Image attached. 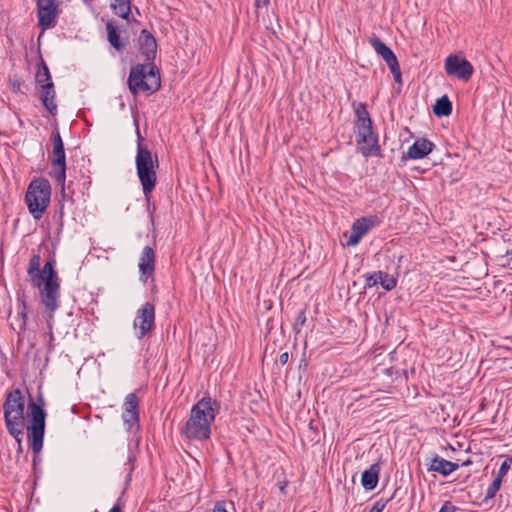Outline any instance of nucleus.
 I'll list each match as a JSON object with an SVG mask.
<instances>
[{
  "label": "nucleus",
  "mask_w": 512,
  "mask_h": 512,
  "mask_svg": "<svg viewBox=\"0 0 512 512\" xmlns=\"http://www.w3.org/2000/svg\"><path fill=\"white\" fill-rule=\"evenodd\" d=\"M155 251L150 246H145L139 260L140 280L144 283L154 275L155 272Z\"/></svg>",
  "instance_id": "obj_15"
},
{
  "label": "nucleus",
  "mask_w": 512,
  "mask_h": 512,
  "mask_svg": "<svg viewBox=\"0 0 512 512\" xmlns=\"http://www.w3.org/2000/svg\"><path fill=\"white\" fill-rule=\"evenodd\" d=\"M393 74L395 82L402 84V74L398 60H395L387 65Z\"/></svg>",
  "instance_id": "obj_32"
},
{
  "label": "nucleus",
  "mask_w": 512,
  "mask_h": 512,
  "mask_svg": "<svg viewBox=\"0 0 512 512\" xmlns=\"http://www.w3.org/2000/svg\"><path fill=\"white\" fill-rule=\"evenodd\" d=\"M55 263L54 257H51L40 269L41 257L33 254L27 269L32 285L39 289L42 304L51 314L58 309L60 298V279L54 268Z\"/></svg>",
  "instance_id": "obj_2"
},
{
  "label": "nucleus",
  "mask_w": 512,
  "mask_h": 512,
  "mask_svg": "<svg viewBox=\"0 0 512 512\" xmlns=\"http://www.w3.org/2000/svg\"><path fill=\"white\" fill-rule=\"evenodd\" d=\"M305 322H306L305 310H300L299 313L297 314L295 323L293 325L294 331L296 333H299L301 328L304 326Z\"/></svg>",
  "instance_id": "obj_34"
},
{
  "label": "nucleus",
  "mask_w": 512,
  "mask_h": 512,
  "mask_svg": "<svg viewBox=\"0 0 512 512\" xmlns=\"http://www.w3.org/2000/svg\"><path fill=\"white\" fill-rule=\"evenodd\" d=\"M378 275L377 271L373 273L365 274V288H372L373 286L378 284Z\"/></svg>",
  "instance_id": "obj_35"
},
{
  "label": "nucleus",
  "mask_w": 512,
  "mask_h": 512,
  "mask_svg": "<svg viewBox=\"0 0 512 512\" xmlns=\"http://www.w3.org/2000/svg\"><path fill=\"white\" fill-rule=\"evenodd\" d=\"M5 425L9 432V434L20 443V440L23 439V431L24 428L27 429V426L31 423L30 418H4Z\"/></svg>",
  "instance_id": "obj_19"
},
{
  "label": "nucleus",
  "mask_w": 512,
  "mask_h": 512,
  "mask_svg": "<svg viewBox=\"0 0 512 512\" xmlns=\"http://www.w3.org/2000/svg\"><path fill=\"white\" fill-rule=\"evenodd\" d=\"M82 177H83V180H84L83 186L85 188H88L90 186V184H91L90 176L83 174Z\"/></svg>",
  "instance_id": "obj_44"
},
{
  "label": "nucleus",
  "mask_w": 512,
  "mask_h": 512,
  "mask_svg": "<svg viewBox=\"0 0 512 512\" xmlns=\"http://www.w3.org/2000/svg\"><path fill=\"white\" fill-rule=\"evenodd\" d=\"M380 470V465L374 463L362 473L361 484L366 490H373L377 486Z\"/></svg>",
  "instance_id": "obj_22"
},
{
  "label": "nucleus",
  "mask_w": 512,
  "mask_h": 512,
  "mask_svg": "<svg viewBox=\"0 0 512 512\" xmlns=\"http://www.w3.org/2000/svg\"><path fill=\"white\" fill-rule=\"evenodd\" d=\"M62 0H36L37 25L42 31L54 28L62 12Z\"/></svg>",
  "instance_id": "obj_7"
},
{
  "label": "nucleus",
  "mask_w": 512,
  "mask_h": 512,
  "mask_svg": "<svg viewBox=\"0 0 512 512\" xmlns=\"http://www.w3.org/2000/svg\"><path fill=\"white\" fill-rule=\"evenodd\" d=\"M52 81L49 68L47 67L45 61L41 59L38 64V70L36 73V82L41 86L45 83Z\"/></svg>",
  "instance_id": "obj_29"
},
{
  "label": "nucleus",
  "mask_w": 512,
  "mask_h": 512,
  "mask_svg": "<svg viewBox=\"0 0 512 512\" xmlns=\"http://www.w3.org/2000/svg\"><path fill=\"white\" fill-rule=\"evenodd\" d=\"M17 301L19 311L17 317L11 322V327L13 330L20 333L21 331H25L27 321V303L24 292H17Z\"/></svg>",
  "instance_id": "obj_18"
},
{
  "label": "nucleus",
  "mask_w": 512,
  "mask_h": 512,
  "mask_svg": "<svg viewBox=\"0 0 512 512\" xmlns=\"http://www.w3.org/2000/svg\"><path fill=\"white\" fill-rule=\"evenodd\" d=\"M25 404L26 398L19 388L10 391L3 405V416H10L11 413H15V416H47L43 394L40 391L35 398L29 395L26 413H24Z\"/></svg>",
  "instance_id": "obj_4"
},
{
  "label": "nucleus",
  "mask_w": 512,
  "mask_h": 512,
  "mask_svg": "<svg viewBox=\"0 0 512 512\" xmlns=\"http://www.w3.org/2000/svg\"><path fill=\"white\" fill-rule=\"evenodd\" d=\"M70 412L72 414H77L78 413L77 406L76 405H70Z\"/></svg>",
  "instance_id": "obj_46"
},
{
  "label": "nucleus",
  "mask_w": 512,
  "mask_h": 512,
  "mask_svg": "<svg viewBox=\"0 0 512 512\" xmlns=\"http://www.w3.org/2000/svg\"><path fill=\"white\" fill-rule=\"evenodd\" d=\"M458 468L459 465L457 463L448 461L436 454L431 459L430 465L428 466V471L438 472L442 476L446 477L452 472L456 471Z\"/></svg>",
  "instance_id": "obj_20"
},
{
  "label": "nucleus",
  "mask_w": 512,
  "mask_h": 512,
  "mask_svg": "<svg viewBox=\"0 0 512 512\" xmlns=\"http://www.w3.org/2000/svg\"><path fill=\"white\" fill-rule=\"evenodd\" d=\"M385 503H380L379 501L376 502L373 507L370 509L369 512H382L385 508Z\"/></svg>",
  "instance_id": "obj_39"
},
{
  "label": "nucleus",
  "mask_w": 512,
  "mask_h": 512,
  "mask_svg": "<svg viewBox=\"0 0 512 512\" xmlns=\"http://www.w3.org/2000/svg\"><path fill=\"white\" fill-rule=\"evenodd\" d=\"M435 144L426 138L417 139L408 149V151L403 154L402 160L406 159H423L429 153L432 152Z\"/></svg>",
  "instance_id": "obj_17"
},
{
  "label": "nucleus",
  "mask_w": 512,
  "mask_h": 512,
  "mask_svg": "<svg viewBox=\"0 0 512 512\" xmlns=\"http://www.w3.org/2000/svg\"><path fill=\"white\" fill-rule=\"evenodd\" d=\"M288 361H289V353L288 352L281 353L279 356V363L281 365H285V364H287Z\"/></svg>",
  "instance_id": "obj_40"
},
{
  "label": "nucleus",
  "mask_w": 512,
  "mask_h": 512,
  "mask_svg": "<svg viewBox=\"0 0 512 512\" xmlns=\"http://www.w3.org/2000/svg\"><path fill=\"white\" fill-rule=\"evenodd\" d=\"M139 51L145 57L146 64H136L130 68L127 84L133 96L140 92L152 95L161 88L160 72L154 64L157 54L155 37L147 29H142L138 39Z\"/></svg>",
  "instance_id": "obj_1"
},
{
  "label": "nucleus",
  "mask_w": 512,
  "mask_h": 512,
  "mask_svg": "<svg viewBox=\"0 0 512 512\" xmlns=\"http://www.w3.org/2000/svg\"><path fill=\"white\" fill-rule=\"evenodd\" d=\"M432 404L435 406V409L432 411V413H435L438 415L440 412L437 410V408H439L443 412L442 405L440 403H438V401L436 399H433Z\"/></svg>",
  "instance_id": "obj_42"
},
{
  "label": "nucleus",
  "mask_w": 512,
  "mask_h": 512,
  "mask_svg": "<svg viewBox=\"0 0 512 512\" xmlns=\"http://www.w3.org/2000/svg\"><path fill=\"white\" fill-rule=\"evenodd\" d=\"M212 512H228L226 509V502L217 501L212 509Z\"/></svg>",
  "instance_id": "obj_37"
},
{
  "label": "nucleus",
  "mask_w": 512,
  "mask_h": 512,
  "mask_svg": "<svg viewBox=\"0 0 512 512\" xmlns=\"http://www.w3.org/2000/svg\"><path fill=\"white\" fill-rule=\"evenodd\" d=\"M21 87V83L19 80H14L12 83V88L14 91H19Z\"/></svg>",
  "instance_id": "obj_45"
},
{
  "label": "nucleus",
  "mask_w": 512,
  "mask_h": 512,
  "mask_svg": "<svg viewBox=\"0 0 512 512\" xmlns=\"http://www.w3.org/2000/svg\"><path fill=\"white\" fill-rule=\"evenodd\" d=\"M358 151L363 157H382V150L379 145L378 133L364 135L362 138L356 139Z\"/></svg>",
  "instance_id": "obj_14"
},
{
  "label": "nucleus",
  "mask_w": 512,
  "mask_h": 512,
  "mask_svg": "<svg viewBox=\"0 0 512 512\" xmlns=\"http://www.w3.org/2000/svg\"><path fill=\"white\" fill-rule=\"evenodd\" d=\"M31 423L27 426V436L29 446L33 452L32 464L34 470L41 462L39 453L43 448L44 434H45V420L46 418H30Z\"/></svg>",
  "instance_id": "obj_8"
},
{
  "label": "nucleus",
  "mask_w": 512,
  "mask_h": 512,
  "mask_svg": "<svg viewBox=\"0 0 512 512\" xmlns=\"http://www.w3.org/2000/svg\"><path fill=\"white\" fill-rule=\"evenodd\" d=\"M111 8L116 15L124 20H129L131 13V0H114L111 4Z\"/></svg>",
  "instance_id": "obj_27"
},
{
  "label": "nucleus",
  "mask_w": 512,
  "mask_h": 512,
  "mask_svg": "<svg viewBox=\"0 0 512 512\" xmlns=\"http://www.w3.org/2000/svg\"><path fill=\"white\" fill-rule=\"evenodd\" d=\"M352 106L355 114L354 133L356 139L362 138L364 135L376 133L373 121L367 110V105L363 102H354Z\"/></svg>",
  "instance_id": "obj_10"
},
{
  "label": "nucleus",
  "mask_w": 512,
  "mask_h": 512,
  "mask_svg": "<svg viewBox=\"0 0 512 512\" xmlns=\"http://www.w3.org/2000/svg\"><path fill=\"white\" fill-rule=\"evenodd\" d=\"M319 419L320 418H310V420H309L308 427L314 433H318L319 426H320Z\"/></svg>",
  "instance_id": "obj_36"
},
{
  "label": "nucleus",
  "mask_w": 512,
  "mask_h": 512,
  "mask_svg": "<svg viewBox=\"0 0 512 512\" xmlns=\"http://www.w3.org/2000/svg\"><path fill=\"white\" fill-rule=\"evenodd\" d=\"M433 113L437 117H446L452 113V103L447 95L438 98L433 106Z\"/></svg>",
  "instance_id": "obj_26"
},
{
  "label": "nucleus",
  "mask_w": 512,
  "mask_h": 512,
  "mask_svg": "<svg viewBox=\"0 0 512 512\" xmlns=\"http://www.w3.org/2000/svg\"><path fill=\"white\" fill-rule=\"evenodd\" d=\"M22 451H23V449H22V440H20V443H18L17 453L21 454Z\"/></svg>",
  "instance_id": "obj_47"
},
{
  "label": "nucleus",
  "mask_w": 512,
  "mask_h": 512,
  "mask_svg": "<svg viewBox=\"0 0 512 512\" xmlns=\"http://www.w3.org/2000/svg\"><path fill=\"white\" fill-rule=\"evenodd\" d=\"M137 153L135 158V165L137 176L142 186L143 194L150 203L151 192L154 190L157 183L156 169L159 167L157 155L152 156L151 151L143 146L141 142L143 137L137 128Z\"/></svg>",
  "instance_id": "obj_3"
},
{
  "label": "nucleus",
  "mask_w": 512,
  "mask_h": 512,
  "mask_svg": "<svg viewBox=\"0 0 512 512\" xmlns=\"http://www.w3.org/2000/svg\"><path fill=\"white\" fill-rule=\"evenodd\" d=\"M220 409V402L206 395L193 405L190 416H216Z\"/></svg>",
  "instance_id": "obj_16"
},
{
  "label": "nucleus",
  "mask_w": 512,
  "mask_h": 512,
  "mask_svg": "<svg viewBox=\"0 0 512 512\" xmlns=\"http://www.w3.org/2000/svg\"><path fill=\"white\" fill-rule=\"evenodd\" d=\"M51 191L50 182L44 177L34 178L29 183L24 200L35 220H40L49 207Z\"/></svg>",
  "instance_id": "obj_5"
},
{
  "label": "nucleus",
  "mask_w": 512,
  "mask_h": 512,
  "mask_svg": "<svg viewBox=\"0 0 512 512\" xmlns=\"http://www.w3.org/2000/svg\"><path fill=\"white\" fill-rule=\"evenodd\" d=\"M215 418H188L181 434L190 441L207 440L211 434V424Z\"/></svg>",
  "instance_id": "obj_9"
},
{
  "label": "nucleus",
  "mask_w": 512,
  "mask_h": 512,
  "mask_svg": "<svg viewBox=\"0 0 512 512\" xmlns=\"http://www.w3.org/2000/svg\"><path fill=\"white\" fill-rule=\"evenodd\" d=\"M51 140L53 144L52 153L49 155L51 163V171L49 175L61 186V194L63 199L71 198L66 193V189L73 194L72 189L73 181H70L66 187V154L64 149V143L58 129L52 131Z\"/></svg>",
  "instance_id": "obj_6"
},
{
  "label": "nucleus",
  "mask_w": 512,
  "mask_h": 512,
  "mask_svg": "<svg viewBox=\"0 0 512 512\" xmlns=\"http://www.w3.org/2000/svg\"><path fill=\"white\" fill-rule=\"evenodd\" d=\"M270 4V0H255V6L257 8L267 7Z\"/></svg>",
  "instance_id": "obj_41"
},
{
  "label": "nucleus",
  "mask_w": 512,
  "mask_h": 512,
  "mask_svg": "<svg viewBox=\"0 0 512 512\" xmlns=\"http://www.w3.org/2000/svg\"><path fill=\"white\" fill-rule=\"evenodd\" d=\"M512 465V457L509 455L505 456V460L500 465V468L497 472L496 477L503 481V478L506 476L507 472L509 471L510 467Z\"/></svg>",
  "instance_id": "obj_31"
},
{
  "label": "nucleus",
  "mask_w": 512,
  "mask_h": 512,
  "mask_svg": "<svg viewBox=\"0 0 512 512\" xmlns=\"http://www.w3.org/2000/svg\"><path fill=\"white\" fill-rule=\"evenodd\" d=\"M107 38L110 45L117 51L125 49V44L120 40V35L117 32L116 26L112 21L106 23Z\"/></svg>",
  "instance_id": "obj_25"
},
{
  "label": "nucleus",
  "mask_w": 512,
  "mask_h": 512,
  "mask_svg": "<svg viewBox=\"0 0 512 512\" xmlns=\"http://www.w3.org/2000/svg\"><path fill=\"white\" fill-rule=\"evenodd\" d=\"M140 418H124V426L129 432H137L140 428Z\"/></svg>",
  "instance_id": "obj_33"
},
{
  "label": "nucleus",
  "mask_w": 512,
  "mask_h": 512,
  "mask_svg": "<svg viewBox=\"0 0 512 512\" xmlns=\"http://www.w3.org/2000/svg\"><path fill=\"white\" fill-rule=\"evenodd\" d=\"M378 284L386 291H391L397 286V278L384 271H377Z\"/></svg>",
  "instance_id": "obj_28"
},
{
  "label": "nucleus",
  "mask_w": 512,
  "mask_h": 512,
  "mask_svg": "<svg viewBox=\"0 0 512 512\" xmlns=\"http://www.w3.org/2000/svg\"><path fill=\"white\" fill-rule=\"evenodd\" d=\"M370 44L377 54L383 58L387 65L397 60L394 52L380 38L376 36L372 37L370 39Z\"/></svg>",
  "instance_id": "obj_23"
},
{
  "label": "nucleus",
  "mask_w": 512,
  "mask_h": 512,
  "mask_svg": "<svg viewBox=\"0 0 512 512\" xmlns=\"http://www.w3.org/2000/svg\"><path fill=\"white\" fill-rule=\"evenodd\" d=\"M133 325L138 330L139 339L146 336L155 326V305L151 302L144 303L138 309Z\"/></svg>",
  "instance_id": "obj_11"
},
{
  "label": "nucleus",
  "mask_w": 512,
  "mask_h": 512,
  "mask_svg": "<svg viewBox=\"0 0 512 512\" xmlns=\"http://www.w3.org/2000/svg\"><path fill=\"white\" fill-rule=\"evenodd\" d=\"M378 220L376 216L362 217L357 219L351 227L349 238L346 242L347 246H356L362 239V237L368 233V231L377 225Z\"/></svg>",
  "instance_id": "obj_13"
},
{
  "label": "nucleus",
  "mask_w": 512,
  "mask_h": 512,
  "mask_svg": "<svg viewBox=\"0 0 512 512\" xmlns=\"http://www.w3.org/2000/svg\"><path fill=\"white\" fill-rule=\"evenodd\" d=\"M42 94L41 101L45 109L53 116L57 114V105L55 99V89L52 81L45 83L41 86Z\"/></svg>",
  "instance_id": "obj_21"
},
{
  "label": "nucleus",
  "mask_w": 512,
  "mask_h": 512,
  "mask_svg": "<svg viewBox=\"0 0 512 512\" xmlns=\"http://www.w3.org/2000/svg\"><path fill=\"white\" fill-rule=\"evenodd\" d=\"M445 71L449 76L468 81L473 74L474 68L467 59L451 54L445 60Z\"/></svg>",
  "instance_id": "obj_12"
},
{
  "label": "nucleus",
  "mask_w": 512,
  "mask_h": 512,
  "mask_svg": "<svg viewBox=\"0 0 512 512\" xmlns=\"http://www.w3.org/2000/svg\"><path fill=\"white\" fill-rule=\"evenodd\" d=\"M120 498L118 499L117 503L109 510V512H122V507L119 503Z\"/></svg>",
  "instance_id": "obj_43"
},
{
  "label": "nucleus",
  "mask_w": 512,
  "mask_h": 512,
  "mask_svg": "<svg viewBox=\"0 0 512 512\" xmlns=\"http://www.w3.org/2000/svg\"><path fill=\"white\" fill-rule=\"evenodd\" d=\"M140 398L137 392L129 393L123 402V409L129 416H139Z\"/></svg>",
  "instance_id": "obj_24"
},
{
  "label": "nucleus",
  "mask_w": 512,
  "mask_h": 512,
  "mask_svg": "<svg viewBox=\"0 0 512 512\" xmlns=\"http://www.w3.org/2000/svg\"><path fill=\"white\" fill-rule=\"evenodd\" d=\"M502 484V480L498 479L497 477L494 478V480L491 482V484L488 486L486 495L483 498L482 502L487 503L489 500L495 497L497 492L499 491Z\"/></svg>",
  "instance_id": "obj_30"
},
{
  "label": "nucleus",
  "mask_w": 512,
  "mask_h": 512,
  "mask_svg": "<svg viewBox=\"0 0 512 512\" xmlns=\"http://www.w3.org/2000/svg\"><path fill=\"white\" fill-rule=\"evenodd\" d=\"M456 507L452 504L450 501H446L442 507L440 508L439 512H455Z\"/></svg>",
  "instance_id": "obj_38"
},
{
  "label": "nucleus",
  "mask_w": 512,
  "mask_h": 512,
  "mask_svg": "<svg viewBox=\"0 0 512 512\" xmlns=\"http://www.w3.org/2000/svg\"><path fill=\"white\" fill-rule=\"evenodd\" d=\"M471 463H472V462H471V460H469V459H468V460H466V461H464V462L462 463V466H468V465H470Z\"/></svg>",
  "instance_id": "obj_48"
}]
</instances>
